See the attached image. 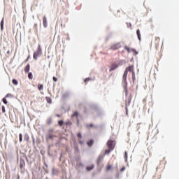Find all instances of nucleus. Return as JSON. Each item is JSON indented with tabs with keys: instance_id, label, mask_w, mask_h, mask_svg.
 I'll use <instances>...</instances> for the list:
<instances>
[{
	"instance_id": "f257e3e1",
	"label": "nucleus",
	"mask_w": 179,
	"mask_h": 179,
	"mask_svg": "<svg viewBox=\"0 0 179 179\" xmlns=\"http://www.w3.org/2000/svg\"><path fill=\"white\" fill-rule=\"evenodd\" d=\"M128 72H130L131 73H134V72H135V69H134V64L127 67L125 71H124V73L123 74L122 80H123V82L124 83V87H127V77L128 76Z\"/></svg>"
},
{
	"instance_id": "f03ea898",
	"label": "nucleus",
	"mask_w": 179,
	"mask_h": 179,
	"mask_svg": "<svg viewBox=\"0 0 179 179\" xmlns=\"http://www.w3.org/2000/svg\"><path fill=\"white\" fill-rule=\"evenodd\" d=\"M116 144L117 143L115 142V140L109 139L106 143V146L108 147V149H110V150H114V149H115Z\"/></svg>"
},
{
	"instance_id": "7ed1b4c3",
	"label": "nucleus",
	"mask_w": 179,
	"mask_h": 179,
	"mask_svg": "<svg viewBox=\"0 0 179 179\" xmlns=\"http://www.w3.org/2000/svg\"><path fill=\"white\" fill-rule=\"evenodd\" d=\"M41 54H42L41 45H38L36 51L34 52V55H33L34 59L36 60L37 58H38V57L41 55Z\"/></svg>"
},
{
	"instance_id": "20e7f679",
	"label": "nucleus",
	"mask_w": 179,
	"mask_h": 179,
	"mask_svg": "<svg viewBox=\"0 0 179 179\" xmlns=\"http://www.w3.org/2000/svg\"><path fill=\"white\" fill-rule=\"evenodd\" d=\"M119 48H121V43H117L112 45L110 49L115 50H119Z\"/></svg>"
},
{
	"instance_id": "39448f33",
	"label": "nucleus",
	"mask_w": 179,
	"mask_h": 179,
	"mask_svg": "<svg viewBox=\"0 0 179 179\" xmlns=\"http://www.w3.org/2000/svg\"><path fill=\"white\" fill-rule=\"evenodd\" d=\"M132 101V95H130L128 99L126 101V110L127 114H128V106L131 104V101Z\"/></svg>"
},
{
	"instance_id": "423d86ee",
	"label": "nucleus",
	"mask_w": 179,
	"mask_h": 179,
	"mask_svg": "<svg viewBox=\"0 0 179 179\" xmlns=\"http://www.w3.org/2000/svg\"><path fill=\"white\" fill-rule=\"evenodd\" d=\"M124 50H126V51H127V52H132L135 54V55H138V51H136V50H135V49H130L129 47L124 46Z\"/></svg>"
},
{
	"instance_id": "0eeeda50",
	"label": "nucleus",
	"mask_w": 179,
	"mask_h": 179,
	"mask_svg": "<svg viewBox=\"0 0 179 179\" xmlns=\"http://www.w3.org/2000/svg\"><path fill=\"white\" fill-rule=\"evenodd\" d=\"M155 47H159V45L160 44V38L155 37Z\"/></svg>"
},
{
	"instance_id": "6e6552de",
	"label": "nucleus",
	"mask_w": 179,
	"mask_h": 179,
	"mask_svg": "<svg viewBox=\"0 0 179 179\" xmlns=\"http://www.w3.org/2000/svg\"><path fill=\"white\" fill-rule=\"evenodd\" d=\"M117 68H118V64H117V63H113L110 66V71H114L115 69H117Z\"/></svg>"
},
{
	"instance_id": "1a4fd4ad",
	"label": "nucleus",
	"mask_w": 179,
	"mask_h": 179,
	"mask_svg": "<svg viewBox=\"0 0 179 179\" xmlns=\"http://www.w3.org/2000/svg\"><path fill=\"white\" fill-rule=\"evenodd\" d=\"M43 24L45 28L48 26L47 17L45 16L43 17Z\"/></svg>"
},
{
	"instance_id": "9d476101",
	"label": "nucleus",
	"mask_w": 179,
	"mask_h": 179,
	"mask_svg": "<svg viewBox=\"0 0 179 179\" xmlns=\"http://www.w3.org/2000/svg\"><path fill=\"white\" fill-rule=\"evenodd\" d=\"M26 166V162L23 159H20V169H23Z\"/></svg>"
},
{
	"instance_id": "9b49d317",
	"label": "nucleus",
	"mask_w": 179,
	"mask_h": 179,
	"mask_svg": "<svg viewBox=\"0 0 179 179\" xmlns=\"http://www.w3.org/2000/svg\"><path fill=\"white\" fill-rule=\"evenodd\" d=\"M25 73H28V72H29L30 71V64H28L25 67H24V69Z\"/></svg>"
},
{
	"instance_id": "f8f14e48",
	"label": "nucleus",
	"mask_w": 179,
	"mask_h": 179,
	"mask_svg": "<svg viewBox=\"0 0 179 179\" xmlns=\"http://www.w3.org/2000/svg\"><path fill=\"white\" fill-rule=\"evenodd\" d=\"M136 34L139 41H141V40H142V38H141V30L137 29Z\"/></svg>"
},
{
	"instance_id": "ddd939ff",
	"label": "nucleus",
	"mask_w": 179,
	"mask_h": 179,
	"mask_svg": "<svg viewBox=\"0 0 179 179\" xmlns=\"http://www.w3.org/2000/svg\"><path fill=\"white\" fill-rule=\"evenodd\" d=\"M93 169H94V165H91L86 167L87 171H91V170H93Z\"/></svg>"
},
{
	"instance_id": "4468645a",
	"label": "nucleus",
	"mask_w": 179,
	"mask_h": 179,
	"mask_svg": "<svg viewBox=\"0 0 179 179\" xmlns=\"http://www.w3.org/2000/svg\"><path fill=\"white\" fill-rule=\"evenodd\" d=\"M38 90H43L44 85L43 84H38Z\"/></svg>"
},
{
	"instance_id": "2eb2a0df",
	"label": "nucleus",
	"mask_w": 179,
	"mask_h": 179,
	"mask_svg": "<svg viewBox=\"0 0 179 179\" xmlns=\"http://www.w3.org/2000/svg\"><path fill=\"white\" fill-rule=\"evenodd\" d=\"M113 150H111L110 148H108V150H105V155H110L111 152H113Z\"/></svg>"
},
{
	"instance_id": "dca6fc26",
	"label": "nucleus",
	"mask_w": 179,
	"mask_h": 179,
	"mask_svg": "<svg viewBox=\"0 0 179 179\" xmlns=\"http://www.w3.org/2000/svg\"><path fill=\"white\" fill-rule=\"evenodd\" d=\"M28 78L31 80L33 79V73L31 72H29L28 73Z\"/></svg>"
},
{
	"instance_id": "f3484780",
	"label": "nucleus",
	"mask_w": 179,
	"mask_h": 179,
	"mask_svg": "<svg viewBox=\"0 0 179 179\" xmlns=\"http://www.w3.org/2000/svg\"><path fill=\"white\" fill-rule=\"evenodd\" d=\"M54 138H55V135L50 134L48 136V139H54Z\"/></svg>"
},
{
	"instance_id": "a211bd4d",
	"label": "nucleus",
	"mask_w": 179,
	"mask_h": 179,
	"mask_svg": "<svg viewBox=\"0 0 179 179\" xmlns=\"http://www.w3.org/2000/svg\"><path fill=\"white\" fill-rule=\"evenodd\" d=\"M66 127H71V125H72V122H71V121H67L66 122Z\"/></svg>"
},
{
	"instance_id": "6ab92c4d",
	"label": "nucleus",
	"mask_w": 179,
	"mask_h": 179,
	"mask_svg": "<svg viewBox=\"0 0 179 179\" xmlns=\"http://www.w3.org/2000/svg\"><path fill=\"white\" fill-rule=\"evenodd\" d=\"M19 138H20V142L23 141V135L22 134H19Z\"/></svg>"
},
{
	"instance_id": "aec40b11",
	"label": "nucleus",
	"mask_w": 179,
	"mask_h": 179,
	"mask_svg": "<svg viewBox=\"0 0 179 179\" xmlns=\"http://www.w3.org/2000/svg\"><path fill=\"white\" fill-rule=\"evenodd\" d=\"M3 22H4V19L3 18L1 22V30H3Z\"/></svg>"
},
{
	"instance_id": "412c9836",
	"label": "nucleus",
	"mask_w": 179,
	"mask_h": 179,
	"mask_svg": "<svg viewBox=\"0 0 179 179\" xmlns=\"http://www.w3.org/2000/svg\"><path fill=\"white\" fill-rule=\"evenodd\" d=\"M58 124L59 125V127H62V125H64V120H59L58 122Z\"/></svg>"
},
{
	"instance_id": "4be33fe9",
	"label": "nucleus",
	"mask_w": 179,
	"mask_h": 179,
	"mask_svg": "<svg viewBox=\"0 0 179 179\" xmlns=\"http://www.w3.org/2000/svg\"><path fill=\"white\" fill-rule=\"evenodd\" d=\"M12 83H13V85H15V86H17L18 82L16 80V79H13L12 80Z\"/></svg>"
},
{
	"instance_id": "5701e85b",
	"label": "nucleus",
	"mask_w": 179,
	"mask_h": 179,
	"mask_svg": "<svg viewBox=\"0 0 179 179\" xmlns=\"http://www.w3.org/2000/svg\"><path fill=\"white\" fill-rule=\"evenodd\" d=\"M86 127L87 128H94V125H93V124H87Z\"/></svg>"
},
{
	"instance_id": "b1692460",
	"label": "nucleus",
	"mask_w": 179,
	"mask_h": 179,
	"mask_svg": "<svg viewBox=\"0 0 179 179\" xmlns=\"http://www.w3.org/2000/svg\"><path fill=\"white\" fill-rule=\"evenodd\" d=\"M113 166H111V165H108L107 166H106V171H110V170H111V168H112Z\"/></svg>"
},
{
	"instance_id": "393cba45",
	"label": "nucleus",
	"mask_w": 179,
	"mask_h": 179,
	"mask_svg": "<svg viewBox=\"0 0 179 179\" xmlns=\"http://www.w3.org/2000/svg\"><path fill=\"white\" fill-rule=\"evenodd\" d=\"M132 73L133 82H135V79H136V77H135V72H133V73Z\"/></svg>"
},
{
	"instance_id": "a878e982",
	"label": "nucleus",
	"mask_w": 179,
	"mask_h": 179,
	"mask_svg": "<svg viewBox=\"0 0 179 179\" xmlns=\"http://www.w3.org/2000/svg\"><path fill=\"white\" fill-rule=\"evenodd\" d=\"M52 122V119H49V120H48V121H47L48 125L51 124Z\"/></svg>"
},
{
	"instance_id": "bb28decb",
	"label": "nucleus",
	"mask_w": 179,
	"mask_h": 179,
	"mask_svg": "<svg viewBox=\"0 0 179 179\" xmlns=\"http://www.w3.org/2000/svg\"><path fill=\"white\" fill-rule=\"evenodd\" d=\"M124 159L128 160V152H127V151L124 152Z\"/></svg>"
},
{
	"instance_id": "cd10ccee",
	"label": "nucleus",
	"mask_w": 179,
	"mask_h": 179,
	"mask_svg": "<svg viewBox=\"0 0 179 179\" xmlns=\"http://www.w3.org/2000/svg\"><path fill=\"white\" fill-rule=\"evenodd\" d=\"M1 110H2V113H6V110L5 109V106H3L1 107Z\"/></svg>"
},
{
	"instance_id": "c85d7f7f",
	"label": "nucleus",
	"mask_w": 179,
	"mask_h": 179,
	"mask_svg": "<svg viewBox=\"0 0 179 179\" xmlns=\"http://www.w3.org/2000/svg\"><path fill=\"white\" fill-rule=\"evenodd\" d=\"M46 100H47V101H48L49 103H51V101H52L51 98H50V97H46Z\"/></svg>"
},
{
	"instance_id": "c756f323",
	"label": "nucleus",
	"mask_w": 179,
	"mask_h": 179,
	"mask_svg": "<svg viewBox=\"0 0 179 179\" xmlns=\"http://www.w3.org/2000/svg\"><path fill=\"white\" fill-rule=\"evenodd\" d=\"M78 112H74V113H73V115H72V117H78Z\"/></svg>"
},
{
	"instance_id": "7c9ffc66",
	"label": "nucleus",
	"mask_w": 179,
	"mask_h": 179,
	"mask_svg": "<svg viewBox=\"0 0 179 179\" xmlns=\"http://www.w3.org/2000/svg\"><path fill=\"white\" fill-rule=\"evenodd\" d=\"M3 103H4V104H8V101L6 100V98L3 99Z\"/></svg>"
},
{
	"instance_id": "2f4dec72",
	"label": "nucleus",
	"mask_w": 179,
	"mask_h": 179,
	"mask_svg": "<svg viewBox=\"0 0 179 179\" xmlns=\"http://www.w3.org/2000/svg\"><path fill=\"white\" fill-rule=\"evenodd\" d=\"M127 27H132V24H131V22H127Z\"/></svg>"
},
{
	"instance_id": "473e14b6",
	"label": "nucleus",
	"mask_w": 179,
	"mask_h": 179,
	"mask_svg": "<svg viewBox=\"0 0 179 179\" xmlns=\"http://www.w3.org/2000/svg\"><path fill=\"white\" fill-rule=\"evenodd\" d=\"M77 136L78 138H82V133L79 132L78 134H77Z\"/></svg>"
},
{
	"instance_id": "72a5a7b5",
	"label": "nucleus",
	"mask_w": 179,
	"mask_h": 179,
	"mask_svg": "<svg viewBox=\"0 0 179 179\" xmlns=\"http://www.w3.org/2000/svg\"><path fill=\"white\" fill-rule=\"evenodd\" d=\"M53 81L58 82V78H57V77H53Z\"/></svg>"
},
{
	"instance_id": "f704fd0d",
	"label": "nucleus",
	"mask_w": 179,
	"mask_h": 179,
	"mask_svg": "<svg viewBox=\"0 0 179 179\" xmlns=\"http://www.w3.org/2000/svg\"><path fill=\"white\" fill-rule=\"evenodd\" d=\"M89 80H90V78H88L84 80V82L86 83L87 82H89Z\"/></svg>"
},
{
	"instance_id": "c9c22d12",
	"label": "nucleus",
	"mask_w": 179,
	"mask_h": 179,
	"mask_svg": "<svg viewBox=\"0 0 179 179\" xmlns=\"http://www.w3.org/2000/svg\"><path fill=\"white\" fill-rule=\"evenodd\" d=\"M12 96V94H7L6 95V97H10Z\"/></svg>"
},
{
	"instance_id": "e433bc0d",
	"label": "nucleus",
	"mask_w": 179,
	"mask_h": 179,
	"mask_svg": "<svg viewBox=\"0 0 179 179\" xmlns=\"http://www.w3.org/2000/svg\"><path fill=\"white\" fill-rule=\"evenodd\" d=\"M56 117H58V118H61V115L57 114V115H56Z\"/></svg>"
},
{
	"instance_id": "4c0bfd02",
	"label": "nucleus",
	"mask_w": 179,
	"mask_h": 179,
	"mask_svg": "<svg viewBox=\"0 0 179 179\" xmlns=\"http://www.w3.org/2000/svg\"><path fill=\"white\" fill-rule=\"evenodd\" d=\"M90 145H93V140H91V141H90Z\"/></svg>"
},
{
	"instance_id": "58836bf2",
	"label": "nucleus",
	"mask_w": 179,
	"mask_h": 179,
	"mask_svg": "<svg viewBox=\"0 0 179 179\" xmlns=\"http://www.w3.org/2000/svg\"><path fill=\"white\" fill-rule=\"evenodd\" d=\"M143 103H146V99H144L143 100Z\"/></svg>"
},
{
	"instance_id": "ea45409f",
	"label": "nucleus",
	"mask_w": 179,
	"mask_h": 179,
	"mask_svg": "<svg viewBox=\"0 0 179 179\" xmlns=\"http://www.w3.org/2000/svg\"><path fill=\"white\" fill-rule=\"evenodd\" d=\"M26 61H29V58H27V59H26Z\"/></svg>"
},
{
	"instance_id": "a19ab883",
	"label": "nucleus",
	"mask_w": 179,
	"mask_h": 179,
	"mask_svg": "<svg viewBox=\"0 0 179 179\" xmlns=\"http://www.w3.org/2000/svg\"><path fill=\"white\" fill-rule=\"evenodd\" d=\"M127 90H126V96H127Z\"/></svg>"
},
{
	"instance_id": "79ce46f5",
	"label": "nucleus",
	"mask_w": 179,
	"mask_h": 179,
	"mask_svg": "<svg viewBox=\"0 0 179 179\" xmlns=\"http://www.w3.org/2000/svg\"><path fill=\"white\" fill-rule=\"evenodd\" d=\"M8 54H9V51H8Z\"/></svg>"
},
{
	"instance_id": "37998d69",
	"label": "nucleus",
	"mask_w": 179,
	"mask_h": 179,
	"mask_svg": "<svg viewBox=\"0 0 179 179\" xmlns=\"http://www.w3.org/2000/svg\"><path fill=\"white\" fill-rule=\"evenodd\" d=\"M124 169H122V171H123Z\"/></svg>"
}]
</instances>
